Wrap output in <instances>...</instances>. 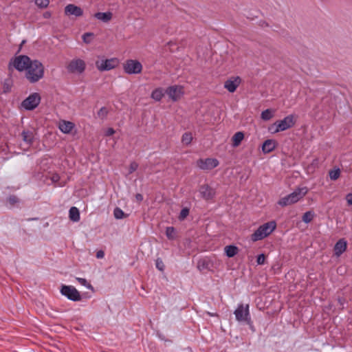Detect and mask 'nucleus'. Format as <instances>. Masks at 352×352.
<instances>
[{"mask_svg":"<svg viewBox=\"0 0 352 352\" xmlns=\"http://www.w3.org/2000/svg\"><path fill=\"white\" fill-rule=\"evenodd\" d=\"M11 64L18 72H25V77L30 83H36L44 77L43 63L38 60H32L27 55L16 56L11 59Z\"/></svg>","mask_w":352,"mask_h":352,"instance_id":"nucleus-1","label":"nucleus"},{"mask_svg":"<svg viewBox=\"0 0 352 352\" xmlns=\"http://www.w3.org/2000/svg\"><path fill=\"white\" fill-rule=\"evenodd\" d=\"M276 222L270 221L261 225L250 236L253 242L261 241L270 236L276 228Z\"/></svg>","mask_w":352,"mask_h":352,"instance_id":"nucleus-2","label":"nucleus"},{"mask_svg":"<svg viewBox=\"0 0 352 352\" xmlns=\"http://www.w3.org/2000/svg\"><path fill=\"white\" fill-rule=\"evenodd\" d=\"M307 192V187L297 188L292 193L280 198L278 201V204L282 207H285L296 204L302 199Z\"/></svg>","mask_w":352,"mask_h":352,"instance_id":"nucleus-3","label":"nucleus"},{"mask_svg":"<svg viewBox=\"0 0 352 352\" xmlns=\"http://www.w3.org/2000/svg\"><path fill=\"white\" fill-rule=\"evenodd\" d=\"M249 305L246 304L245 306L243 303H239L236 309L234 311L236 320L239 322H246L250 323L251 322V316L250 314Z\"/></svg>","mask_w":352,"mask_h":352,"instance_id":"nucleus-4","label":"nucleus"},{"mask_svg":"<svg viewBox=\"0 0 352 352\" xmlns=\"http://www.w3.org/2000/svg\"><path fill=\"white\" fill-rule=\"evenodd\" d=\"M124 72L129 74H138L142 72V65L138 60L128 59L123 63Z\"/></svg>","mask_w":352,"mask_h":352,"instance_id":"nucleus-5","label":"nucleus"},{"mask_svg":"<svg viewBox=\"0 0 352 352\" xmlns=\"http://www.w3.org/2000/svg\"><path fill=\"white\" fill-rule=\"evenodd\" d=\"M295 124V122L294 120V116L293 115H289L286 117H285L283 120L276 121L274 124L273 127H276L274 130V133H278L279 131H283L285 130H287L288 129L292 128Z\"/></svg>","mask_w":352,"mask_h":352,"instance_id":"nucleus-6","label":"nucleus"},{"mask_svg":"<svg viewBox=\"0 0 352 352\" xmlns=\"http://www.w3.org/2000/svg\"><path fill=\"white\" fill-rule=\"evenodd\" d=\"M119 64V60L117 58H111L109 59H102L96 61V68L100 71H109L116 68Z\"/></svg>","mask_w":352,"mask_h":352,"instance_id":"nucleus-7","label":"nucleus"},{"mask_svg":"<svg viewBox=\"0 0 352 352\" xmlns=\"http://www.w3.org/2000/svg\"><path fill=\"white\" fill-rule=\"evenodd\" d=\"M60 292L63 296L72 301L76 302L81 300L79 292L74 286L62 285Z\"/></svg>","mask_w":352,"mask_h":352,"instance_id":"nucleus-8","label":"nucleus"},{"mask_svg":"<svg viewBox=\"0 0 352 352\" xmlns=\"http://www.w3.org/2000/svg\"><path fill=\"white\" fill-rule=\"evenodd\" d=\"M41 102V96L38 93H33L26 98L21 103V106L28 111L36 108Z\"/></svg>","mask_w":352,"mask_h":352,"instance_id":"nucleus-9","label":"nucleus"},{"mask_svg":"<svg viewBox=\"0 0 352 352\" xmlns=\"http://www.w3.org/2000/svg\"><path fill=\"white\" fill-rule=\"evenodd\" d=\"M86 68L85 62L80 58H75L70 61L67 69L68 72L73 74H82Z\"/></svg>","mask_w":352,"mask_h":352,"instance_id":"nucleus-10","label":"nucleus"},{"mask_svg":"<svg viewBox=\"0 0 352 352\" xmlns=\"http://www.w3.org/2000/svg\"><path fill=\"white\" fill-rule=\"evenodd\" d=\"M166 94L173 102H177L184 94V87L181 85H173L166 88Z\"/></svg>","mask_w":352,"mask_h":352,"instance_id":"nucleus-11","label":"nucleus"},{"mask_svg":"<svg viewBox=\"0 0 352 352\" xmlns=\"http://www.w3.org/2000/svg\"><path fill=\"white\" fill-rule=\"evenodd\" d=\"M197 166L201 170H212L219 166V162L216 158H206L199 159L197 162Z\"/></svg>","mask_w":352,"mask_h":352,"instance_id":"nucleus-12","label":"nucleus"},{"mask_svg":"<svg viewBox=\"0 0 352 352\" xmlns=\"http://www.w3.org/2000/svg\"><path fill=\"white\" fill-rule=\"evenodd\" d=\"M241 83V77L230 76L224 82V88L230 93H234Z\"/></svg>","mask_w":352,"mask_h":352,"instance_id":"nucleus-13","label":"nucleus"},{"mask_svg":"<svg viewBox=\"0 0 352 352\" xmlns=\"http://www.w3.org/2000/svg\"><path fill=\"white\" fill-rule=\"evenodd\" d=\"M199 192L201 197L206 200L212 199L215 195L214 190L208 184L201 186L199 189Z\"/></svg>","mask_w":352,"mask_h":352,"instance_id":"nucleus-14","label":"nucleus"},{"mask_svg":"<svg viewBox=\"0 0 352 352\" xmlns=\"http://www.w3.org/2000/svg\"><path fill=\"white\" fill-rule=\"evenodd\" d=\"M65 13L66 15H74L78 17L83 14V10L74 4H68L65 8Z\"/></svg>","mask_w":352,"mask_h":352,"instance_id":"nucleus-15","label":"nucleus"},{"mask_svg":"<svg viewBox=\"0 0 352 352\" xmlns=\"http://www.w3.org/2000/svg\"><path fill=\"white\" fill-rule=\"evenodd\" d=\"M347 248V242L344 239H339L334 245V254L337 256H340L344 253Z\"/></svg>","mask_w":352,"mask_h":352,"instance_id":"nucleus-16","label":"nucleus"},{"mask_svg":"<svg viewBox=\"0 0 352 352\" xmlns=\"http://www.w3.org/2000/svg\"><path fill=\"white\" fill-rule=\"evenodd\" d=\"M74 127L75 124L73 122L66 120H61L58 126L60 131L65 134L71 133Z\"/></svg>","mask_w":352,"mask_h":352,"instance_id":"nucleus-17","label":"nucleus"},{"mask_svg":"<svg viewBox=\"0 0 352 352\" xmlns=\"http://www.w3.org/2000/svg\"><path fill=\"white\" fill-rule=\"evenodd\" d=\"M276 146V142L274 140H265L262 146V151L264 153H269L274 151Z\"/></svg>","mask_w":352,"mask_h":352,"instance_id":"nucleus-18","label":"nucleus"},{"mask_svg":"<svg viewBox=\"0 0 352 352\" xmlns=\"http://www.w3.org/2000/svg\"><path fill=\"white\" fill-rule=\"evenodd\" d=\"M112 13L111 12H96L94 14V17L99 21L104 23L109 22L112 19Z\"/></svg>","mask_w":352,"mask_h":352,"instance_id":"nucleus-19","label":"nucleus"},{"mask_svg":"<svg viewBox=\"0 0 352 352\" xmlns=\"http://www.w3.org/2000/svg\"><path fill=\"white\" fill-rule=\"evenodd\" d=\"M244 138V133L242 131L236 132L232 138V146L236 147L239 146Z\"/></svg>","mask_w":352,"mask_h":352,"instance_id":"nucleus-20","label":"nucleus"},{"mask_svg":"<svg viewBox=\"0 0 352 352\" xmlns=\"http://www.w3.org/2000/svg\"><path fill=\"white\" fill-rule=\"evenodd\" d=\"M164 96V92L162 88L159 87L154 89L151 95L152 99L155 101H160Z\"/></svg>","mask_w":352,"mask_h":352,"instance_id":"nucleus-21","label":"nucleus"},{"mask_svg":"<svg viewBox=\"0 0 352 352\" xmlns=\"http://www.w3.org/2000/svg\"><path fill=\"white\" fill-rule=\"evenodd\" d=\"M69 217L72 221L74 222L78 221L80 218L79 210L76 207H72L69 210Z\"/></svg>","mask_w":352,"mask_h":352,"instance_id":"nucleus-22","label":"nucleus"},{"mask_svg":"<svg viewBox=\"0 0 352 352\" xmlns=\"http://www.w3.org/2000/svg\"><path fill=\"white\" fill-rule=\"evenodd\" d=\"M23 140L28 144H32L34 140L33 132L30 131H23L21 133Z\"/></svg>","mask_w":352,"mask_h":352,"instance_id":"nucleus-23","label":"nucleus"},{"mask_svg":"<svg viewBox=\"0 0 352 352\" xmlns=\"http://www.w3.org/2000/svg\"><path fill=\"white\" fill-rule=\"evenodd\" d=\"M226 256L229 258L234 256L239 252V248L234 245H227L225 248Z\"/></svg>","mask_w":352,"mask_h":352,"instance_id":"nucleus-24","label":"nucleus"},{"mask_svg":"<svg viewBox=\"0 0 352 352\" xmlns=\"http://www.w3.org/2000/svg\"><path fill=\"white\" fill-rule=\"evenodd\" d=\"M314 212L313 211H307L306 212H305L302 217V220L305 223H310L314 217Z\"/></svg>","mask_w":352,"mask_h":352,"instance_id":"nucleus-25","label":"nucleus"},{"mask_svg":"<svg viewBox=\"0 0 352 352\" xmlns=\"http://www.w3.org/2000/svg\"><path fill=\"white\" fill-rule=\"evenodd\" d=\"M76 279L81 285H83L87 289L94 291V287L85 278L77 277Z\"/></svg>","mask_w":352,"mask_h":352,"instance_id":"nucleus-26","label":"nucleus"},{"mask_svg":"<svg viewBox=\"0 0 352 352\" xmlns=\"http://www.w3.org/2000/svg\"><path fill=\"white\" fill-rule=\"evenodd\" d=\"M192 140V135L191 133H185L182 135V142L186 145H188L191 143Z\"/></svg>","mask_w":352,"mask_h":352,"instance_id":"nucleus-27","label":"nucleus"},{"mask_svg":"<svg viewBox=\"0 0 352 352\" xmlns=\"http://www.w3.org/2000/svg\"><path fill=\"white\" fill-rule=\"evenodd\" d=\"M329 175L331 180H336L340 175V170L339 168L331 170L329 173Z\"/></svg>","mask_w":352,"mask_h":352,"instance_id":"nucleus-28","label":"nucleus"},{"mask_svg":"<svg viewBox=\"0 0 352 352\" xmlns=\"http://www.w3.org/2000/svg\"><path fill=\"white\" fill-rule=\"evenodd\" d=\"M166 235L168 239L173 240L175 238V230L173 227H167L166 229Z\"/></svg>","mask_w":352,"mask_h":352,"instance_id":"nucleus-29","label":"nucleus"},{"mask_svg":"<svg viewBox=\"0 0 352 352\" xmlns=\"http://www.w3.org/2000/svg\"><path fill=\"white\" fill-rule=\"evenodd\" d=\"M272 116L273 114L270 109H266L261 113V118L264 120H269Z\"/></svg>","mask_w":352,"mask_h":352,"instance_id":"nucleus-30","label":"nucleus"},{"mask_svg":"<svg viewBox=\"0 0 352 352\" xmlns=\"http://www.w3.org/2000/svg\"><path fill=\"white\" fill-rule=\"evenodd\" d=\"M113 215L116 219H121L124 217V212L120 208H116L113 210Z\"/></svg>","mask_w":352,"mask_h":352,"instance_id":"nucleus-31","label":"nucleus"},{"mask_svg":"<svg viewBox=\"0 0 352 352\" xmlns=\"http://www.w3.org/2000/svg\"><path fill=\"white\" fill-rule=\"evenodd\" d=\"M35 3L41 8H45L49 6L50 0H35Z\"/></svg>","mask_w":352,"mask_h":352,"instance_id":"nucleus-32","label":"nucleus"},{"mask_svg":"<svg viewBox=\"0 0 352 352\" xmlns=\"http://www.w3.org/2000/svg\"><path fill=\"white\" fill-rule=\"evenodd\" d=\"M189 214V209L187 208H183L180 213H179V219L180 221H182L184 220V219L186 218V217Z\"/></svg>","mask_w":352,"mask_h":352,"instance_id":"nucleus-33","label":"nucleus"},{"mask_svg":"<svg viewBox=\"0 0 352 352\" xmlns=\"http://www.w3.org/2000/svg\"><path fill=\"white\" fill-rule=\"evenodd\" d=\"M94 36V34L91 32H86L82 35V40L86 43L91 42V38Z\"/></svg>","mask_w":352,"mask_h":352,"instance_id":"nucleus-34","label":"nucleus"},{"mask_svg":"<svg viewBox=\"0 0 352 352\" xmlns=\"http://www.w3.org/2000/svg\"><path fill=\"white\" fill-rule=\"evenodd\" d=\"M155 265L156 267L161 272L164 271V264L162 261V260L160 258H157L155 261Z\"/></svg>","mask_w":352,"mask_h":352,"instance_id":"nucleus-35","label":"nucleus"},{"mask_svg":"<svg viewBox=\"0 0 352 352\" xmlns=\"http://www.w3.org/2000/svg\"><path fill=\"white\" fill-rule=\"evenodd\" d=\"M138 164L135 162H132L129 166V173L131 174L132 173L138 169Z\"/></svg>","mask_w":352,"mask_h":352,"instance_id":"nucleus-36","label":"nucleus"},{"mask_svg":"<svg viewBox=\"0 0 352 352\" xmlns=\"http://www.w3.org/2000/svg\"><path fill=\"white\" fill-rule=\"evenodd\" d=\"M265 261V256L264 254H261L257 256L256 263L258 265L264 264Z\"/></svg>","mask_w":352,"mask_h":352,"instance_id":"nucleus-37","label":"nucleus"},{"mask_svg":"<svg viewBox=\"0 0 352 352\" xmlns=\"http://www.w3.org/2000/svg\"><path fill=\"white\" fill-rule=\"evenodd\" d=\"M108 111L105 107H101L100 109L98 112V115L99 117L104 118L107 116Z\"/></svg>","mask_w":352,"mask_h":352,"instance_id":"nucleus-38","label":"nucleus"},{"mask_svg":"<svg viewBox=\"0 0 352 352\" xmlns=\"http://www.w3.org/2000/svg\"><path fill=\"white\" fill-rule=\"evenodd\" d=\"M8 200L11 205H14L19 202V199L15 195H10L8 198Z\"/></svg>","mask_w":352,"mask_h":352,"instance_id":"nucleus-39","label":"nucleus"},{"mask_svg":"<svg viewBox=\"0 0 352 352\" xmlns=\"http://www.w3.org/2000/svg\"><path fill=\"white\" fill-rule=\"evenodd\" d=\"M346 201L347 202V204L349 206H352V193H348L346 195Z\"/></svg>","mask_w":352,"mask_h":352,"instance_id":"nucleus-40","label":"nucleus"},{"mask_svg":"<svg viewBox=\"0 0 352 352\" xmlns=\"http://www.w3.org/2000/svg\"><path fill=\"white\" fill-rule=\"evenodd\" d=\"M115 130L113 128H108L105 132L106 136H111L115 133Z\"/></svg>","mask_w":352,"mask_h":352,"instance_id":"nucleus-41","label":"nucleus"},{"mask_svg":"<svg viewBox=\"0 0 352 352\" xmlns=\"http://www.w3.org/2000/svg\"><path fill=\"white\" fill-rule=\"evenodd\" d=\"M104 253L102 250H99L96 253V257L98 258H102L104 257Z\"/></svg>","mask_w":352,"mask_h":352,"instance_id":"nucleus-42","label":"nucleus"},{"mask_svg":"<svg viewBox=\"0 0 352 352\" xmlns=\"http://www.w3.org/2000/svg\"><path fill=\"white\" fill-rule=\"evenodd\" d=\"M338 302L343 307L346 301H345V299L344 298L339 297L338 298Z\"/></svg>","mask_w":352,"mask_h":352,"instance_id":"nucleus-43","label":"nucleus"},{"mask_svg":"<svg viewBox=\"0 0 352 352\" xmlns=\"http://www.w3.org/2000/svg\"><path fill=\"white\" fill-rule=\"evenodd\" d=\"M60 179V176L58 174H54L52 177V180L54 182H58V180Z\"/></svg>","mask_w":352,"mask_h":352,"instance_id":"nucleus-44","label":"nucleus"},{"mask_svg":"<svg viewBox=\"0 0 352 352\" xmlns=\"http://www.w3.org/2000/svg\"><path fill=\"white\" fill-rule=\"evenodd\" d=\"M135 199H137V201L140 202L143 200V195L142 194L137 193L135 195Z\"/></svg>","mask_w":352,"mask_h":352,"instance_id":"nucleus-45","label":"nucleus"},{"mask_svg":"<svg viewBox=\"0 0 352 352\" xmlns=\"http://www.w3.org/2000/svg\"><path fill=\"white\" fill-rule=\"evenodd\" d=\"M43 17L45 19H49L51 17V13L50 12H45L44 14H43Z\"/></svg>","mask_w":352,"mask_h":352,"instance_id":"nucleus-46","label":"nucleus"},{"mask_svg":"<svg viewBox=\"0 0 352 352\" xmlns=\"http://www.w3.org/2000/svg\"><path fill=\"white\" fill-rule=\"evenodd\" d=\"M207 314L210 316H217V314L216 313L207 312Z\"/></svg>","mask_w":352,"mask_h":352,"instance_id":"nucleus-47","label":"nucleus"}]
</instances>
